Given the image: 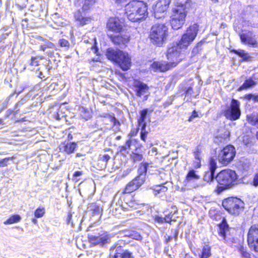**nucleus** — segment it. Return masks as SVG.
I'll return each instance as SVG.
<instances>
[{
    "label": "nucleus",
    "instance_id": "obj_21",
    "mask_svg": "<svg viewBox=\"0 0 258 258\" xmlns=\"http://www.w3.org/2000/svg\"><path fill=\"white\" fill-rule=\"evenodd\" d=\"M120 244L119 243L112 246L110 249V258H120Z\"/></svg>",
    "mask_w": 258,
    "mask_h": 258
},
{
    "label": "nucleus",
    "instance_id": "obj_9",
    "mask_svg": "<svg viewBox=\"0 0 258 258\" xmlns=\"http://www.w3.org/2000/svg\"><path fill=\"white\" fill-rule=\"evenodd\" d=\"M224 116L228 119L235 120L240 116V103L237 100L233 99L230 106L224 112Z\"/></svg>",
    "mask_w": 258,
    "mask_h": 258
},
{
    "label": "nucleus",
    "instance_id": "obj_53",
    "mask_svg": "<svg viewBox=\"0 0 258 258\" xmlns=\"http://www.w3.org/2000/svg\"><path fill=\"white\" fill-rule=\"evenodd\" d=\"M83 174V173L82 171H77L74 173V174L73 175V177H77L82 175Z\"/></svg>",
    "mask_w": 258,
    "mask_h": 258
},
{
    "label": "nucleus",
    "instance_id": "obj_60",
    "mask_svg": "<svg viewBox=\"0 0 258 258\" xmlns=\"http://www.w3.org/2000/svg\"><path fill=\"white\" fill-rule=\"evenodd\" d=\"M253 99L255 101H258V96H253Z\"/></svg>",
    "mask_w": 258,
    "mask_h": 258
},
{
    "label": "nucleus",
    "instance_id": "obj_54",
    "mask_svg": "<svg viewBox=\"0 0 258 258\" xmlns=\"http://www.w3.org/2000/svg\"><path fill=\"white\" fill-rule=\"evenodd\" d=\"M111 121L113 122V125H115L116 124L119 123V121L114 117H111Z\"/></svg>",
    "mask_w": 258,
    "mask_h": 258
},
{
    "label": "nucleus",
    "instance_id": "obj_45",
    "mask_svg": "<svg viewBox=\"0 0 258 258\" xmlns=\"http://www.w3.org/2000/svg\"><path fill=\"white\" fill-rule=\"evenodd\" d=\"M241 256L243 258H250V254L247 252L243 248L239 249Z\"/></svg>",
    "mask_w": 258,
    "mask_h": 258
},
{
    "label": "nucleus",
    "instance_id": "obj_28",
    "mask_svg": "<svg viewBox=\"0 0 258 258\" xmlns=\"http://www.w3.org/2000/svg\"><path fill=\"white\" fill-rule=\"evenodd\" d=\"M194 155L196 159L195 161V167L199 168L201 166L200 156L201 151L199 148H197L194 152Z\"/></svg>",
    "mask_w": 258,
    "mask_h": 258
},
{
    "label": "nucleus",
    "instance_id": "obj_12",
    "mask_svg": "<svg viewBox=\"0 0 258 258\" xmlns=\"http://www.w3.org/2000/svg\"><path fill=\"white\" fill-rule=\"evenodd\" d=\"M88 240L93 245H99L103 246L108 243L110 241V237L108 235H101L99 236L93 234H88Z\"/></svg>",
    "mask_w": 258,
    "mask_h": 258
},
{
    "label": "nucleus",
    "instance_id": "obj_20",
    "mask_svg": "<svg viewBox=\"0 0 258 258\" xmlns=\"http://www.w3.org/2000/svg\"><path fill=\"white\" fill-rule=\"evenodd\" d=\"M77 144L74 142H67L62 143L60 146V150L66 152L68 154L74 153L77 148Z\"/></svg>",
    "mask_w": 258,
    "mask_h": 258
},
{
    "label": "nucleus",
    "instance_id": "obj_34",
    "mask_svg": "<svg viewBox=\"0 0 258 258\" xmlns=\"http://www.w3.org/2000/svg\"><path fill=\"white\" fill-rule=\"evenodd\" d=\"M233 51L235 54L242 57L245 60L248 59L249 58L248 54L243 50H234Z\"/></svg>",
    "mask_w": 258,
    "mask_h": 258
},
{
    "label": "nucleus",
    "instance_id": "obj_55",
    "mask_svg": "<svg viewBox=\"0 0 258 258\" xmlns=\"http://www.w3.org/2000/svg\"><path fill=\"white\" fill-rule=\"evenodd\" d=\"M192 88L191 87H189L186 91L185 92V93H186V95H191L192 94Z\"/></svg>",
    "mask_w": 258,
    "mask_h": 258
},
{
    "label": "nucleus",
    "instance_id": "obj_22",
    "mask_svg": "<svg viewBox=\"0 0 258 258\" xmlns=\"http://www.w3.org/2000/svg\"><path fill=\"white\" fill-rule=\"evenodd\" d=\"M38 40L41 42L40 49L44 51L47 48H54L55 47V45L53 43L41 37H38Z\"/></svg>",
    "mask_w": 258,
    "mask_h": 258
},
{
    "label": "nucleus",
    "instance_id": "obj_6",
    "mask_svg": "<svg viewBox=\"0 0 258 258\" xmlns=\"http://www.w3.org/2000/svg\"><path fill=\"white\" fill-rule=\"evenodd\" d=\"M168 28L164 24H157L152 27L150 38L153 44L161 46L167 40Z\"/></svg>",
    "mask_w": 258,
    "mask_h": 258
},
{
    "label": "nucleus",
    "instance_id": "obj_32",
    "mask_svg": "<svg viewBox=\"0 0 258 258\" xmlns=\"http://www.w3.org/2000/svg\"><path fill=\"white\" fill-rule=\"evenodd\" d=\"M211 255V247L208 245H205L202 249L201 258H209Z\"/></svg>",
    "mask_w": 258,
    "mask_h": 258
},
{
    "label": "nucleus",
    "instance_id": "obj_50",
    "mask_svg": "<svg viewBox=\"0 0 258 258\" xmlns=\"http://www.w3.org/2000/svg\"><path fill=\"white\" fill-rule=\"evenodd\" d=\"M101 158L103 161L107 162L110 159V157L108 154H104L101 157Z\"/></svg>",
    "mask_w": 258,
    "mask_h": 258
},
{
    "label": "nucleus",
    "instance_id": "obj_18",
    "mask_svg": "<svg viewBox=\"0 0 258 258\" xmlns=\"http://www.w3.org/2000/svg\"><path fill=\"white\" fill-rule=\"evenodd\" d=\"M224 220L222 223L219 225L218 235L220 237V240L223 241L224 242H228L227 239V233L229 231V227L226 222Z\"/></svg>",
    "mask_w": 258,
    "mask_h": 258
},
{
    "label": "nucleus",
    "instance_id": "obj_37",
    "mask_svg": "<svg viewBox=\"0 0 258 258\" xmlns=\"http://www.w3.org/2000/svg\"><path fill=\"white\" fill-rule=\"evenodd\" d=\"M45 214V209L44 208H37L35 212V217L37 218H39L43 216Z\"/></svg>",
    "mask_w": 258,
    "mask_h": 258
},
{
    "label": "nucleus",
    "instance_id": "obj_17",
    "mask_svg": "<svg viewBox=\"0 0 258 258\" xmlns=\"http://www.w3.org/2000/svg\"><path fill=\"white\" fill-rule=\"evenodd\" d=\"M209 166V171H207L204 176V180L207 182L212 181L214 177V173L217 168V165L214 159L211 158L210 159Z\"/></svg>",
    "mask_w": 258,
    "mask_h": 258
},
{
    "label": "nucleus",
    "instance_id": "obj_27",
    "mask_svg": "<svg viewBox=\"0 0 258 258\" xmlns=\"http://www.w3.org/2000/svg\"><path fill=\"white\" fill-rule=\"evenodd\" d=\"M96 0H84L82 6V10L87 11L91 9L95 4Z\"/></svg>",
    "mask_w": 258,
    "mask_h": 258
},
{
    "label": "nucleus",
    "instance_id": "obj_3",
    "mask_svg": "<svg viewBox=\"0 0 258 258\" xmlns=\"http://www.w3.org/2000/svg\"><path fill=\"white\" fill-rule=\"evenodd\" d=\"M237 176L235 171L225 169L220 172L216 176V180L219 185L215 191L220 194L225 189L232 188L237 183Z\"/></svg>",
    "mask_w": 258,
    "mask_h": 258
},
{
    "label": "nucleus",
    "instance_id": "obj_2",
    "mask_svg": "<svg viewBox=\"0 0 258 258\" xmlns=\"http://www.w3.org/2000/svg\"><path fill=\"white\" fill-rule=\"evenodd\" d=\"M125 14L132 22L145 19L148 15L147 5L143 2L133 1L125 6Z\"/></svg>",
    "mask_w": 258,
    "mask_h": 258
},
{
    "label": "nucleus",
    "instance_id": "obj_49",
    "mask_svg": "<svg viewBox=\"0 0 258 258\" xmlns=\"http://www.w3.org/2000/svg\"><path fill=\"white\" fill-rule=\"evenodd\" d=\"M173 214L172 213L168 214L167 215H166L165 219H166L165 223H170L172 221Z\"/></svg>",
    "mask_w": 258,
    "mask_h": 258
},
{
    "label": "nucleus",
    "instance_id": "obj_43",
    "mask_svg": "<svg viewBox=\"0 0 258 258\" xmlns=\"http://www.w3.org/2000/svg\"><path fill=\"white\" fill-rule=\"evenodd\" d=\"M131 157L134 162L140 161L143 159L142 155L137 153H133Z\"/></svg>",
    "mask_w": 258,
    "mask_h": 258
},
{
    "label": "nucleus",
    "instance_id": "obj_64",
    "mask_svg": "<svg viewBox=\"0 0 258 258\" xmlns=\"http://www.w3.org/2000/svg\"><path fill=\"white\" fill-rule=\"evenodd\" d=\"M256 138H257V139H258V132H257V134H256Z\"/></svg>",
    "mask_w": 258,
    "mask_h": 258
},
{
    "label": "nucleus",
    "instance_id": "obj_44",
    "mask_svg": "<svg viewBox=\"0 0 258 258\" xmlns=\"http://www.w3.org/2000/svg\"><path fill=\"white\" fill-rule=\"evenodd\" d=\"M131 144H132V141L130 139L126 142L125 144L124 145L121 147L120 151H122L126 150L127 149H129L131 147Z\"/></svg>",
    "mask_w": 258,
    "mask_h": 258
},
{
    "label": "nucleus",
    "instance_id": "obj_1",
    "mask_svg": "<svg viewBox=\"0 0 258 258\" xmlns=\"http://www.w3.org/2000/svg\"><path fill=\"white\" fill-rule=\"evenodd\" d=\"M199 31V26L194 24L190 26L184 34L181 40L173 43L168 48L167 57L168 62L155 61L151 65V69L154 72H165L175 67L183 58V51L195 39Z\"/></svg>",
    "mask_w": 258,
    "mask_h": 258
},
{
    "label": "nucleus",
    "instance_id": "obj_42",
    "mask_svg": "<svg viewBox=\"0 0 258 258\" xmlns=\"http://www.w3.org/2000/svg\"><path fill=\"white\" fill-rule=\"evenodd\" d=\"M59 44L61 47H64L67 48H68L70 45L69 42L67 40L63 38L59 39Z\"/></svg>",
    "mask_w": 258,
    "mask_h": 258
},
{
    "label": "nucleus",
    "instance_id": "obj_13",
    "mask_svg": "<svg viewBox=\"0 0 258 258\" xmlns=\"http://www.w3.org/2000/svg\"><path fill=\"white\" fill-rule=\"evenodd\" d=\"M134 86L136 95L139 97L144 95V100H147L149 94L148 86L140 81H135Z\"/></svg>",
    "mask_w": 258,
    "mask_h": 258
},
{
    "label": "nucleus",
    "instance_id": "obj_58",
    "mask_svg": "<svg viewBox=\"0 0 258 258\" xmlns=\"http://www.w3.org/2000/svg\"><path fill=\"white\" fill-rule=\"evenodd\" d=\"M172 236H168V238H167L166 239V243H168L169 242V241H170L171 240V239H172Z\"/></svg>",
    "mask_w": 258,
    "mask_h": 258
},
{
    "label": "nucleus",
    "instance_id": "obj_40",
    "mask_svg": "<svg viewBox=\"0 0 258 258\" xmlns=\"http://www.w3.org/2000/svg\"><path fill=\"white\" fill-rule=\"evenodd\" d=\"M13 159V157L5 158L0 160V167L7 166L8 162Z\"/></svg>",
    "mask_w": 258,
    "mask_h": 258
},
{
    "label": "nucleus",
    "instance_id": "obj_35",
    "mask_svg": "<svg viewBox=\"0 0 258 258\" xmlns=\"http://www.w3.org/2000/svg\"><path fill=\"white\" fill-rule=\"evenodd\" d=\"M80 111L82 117L85 120H88L90 118L91 114L88 109L82 107Z\"/></svg>",
    "mask_w": 258,
    "mask_h": 258
},
{
    "label": "nucleus",
    "instance_id": "obj_4",
    "mask_svg": "<svg viewBox=\"0 0 258 258\" xmlns=\"http://www.w3.org/2000/svg\"><path fill=\"white\" fill-rule=\"evenodd\" d=\"M106 55L109 59L118 64L123 71L128 70L131 66V58L126 52L110 48L107 50Z\"/></svg>",
    "mask_w": 258,
    "mask_h": 258
},
{
    "label": "nucleus",
    "instance_id": "obj_63",
    "mask_svg": "<svg viewBox=\"0 0 258 258\" xmlns=\"http://www.w3.org/2000/svg\"><path fill=\"white\" fill-rule=\"evenodd\" d=\"M47 53H48V55L49 56H50V55H51V52H48Z\"/></svg>",
    "mask_w": 258,
    "mask_h": 258
},
{
    "label": "nucleus",
    "instance_id": "obj_62",
    "mask_svg": "<svg viewBox=\"0 0 258 258\" xmlns=\"http://www.w3.org/2000/svg\"><path fill=\"white\" fill-rule=\"evenodd\" d=\"M211 1H213L214 3H217L218 1V0H211Z\"/></svg>",
    "mask_w": 258,
    "mask_h": 258
},
{
    "label": "nucleus",
    "instance_id": "obj_56",
    "mask_svg": "<svg viewBox=\"0 0 258 258\" xmlns=\"http://www.w3.org/2000/svg\"><path fill=\"white\" fill-rule=\"evenodd\" d=\"M115 3L117 4H122L125 3L127 0H114Z\"/></svg>",
    "mask_w": 258,
    "mask_h": 258
},
{
    "label": "nucleus",
    "instance_id": "obj_26",
    "mask_svg": "<svg viewBox=\"0 0 258 258\" xmlns=\"http://www.w3.org/2000/svg\"><path fill=\"white\" fill-rule=\"evenodd\" d=\"M256 84V82L251 79L246 80L243 84L239 88L238 91H241L244 89H246L249 88L254 86Z\"/></svg>",
    "mask_w": 258,
    "mask_h": 258
},
{
    "label": "nucleus",
    "instance_id": "obj_46",
    "mask_svg": "<svg viewBox=\"0 0 258 258\" xmlns=\"http://www.w3.org/2000/svg\"><path fill=\"white\" fill-rule=\"evenodd\" d=\"M138 131L139 128L132 129L130 133L128 134V137H130V138L131 139L132 137L136 136L138 134Z\"/></svg>",
    "mask_w": 258,
    "mask_h": 258
},
{
    "label": "nucleus",
    "instance_id": "obj_24",
    "mask_svg": "<svg viewBox=\"0 0 258 258\" xmlns=\"http://www.w3.org/2000/svg\"><path fill=\"white\" fill-rule=\"evenodd\" d=\"M76 20L80 23V24L83 26L88 24L91 21V19L84 16L80 11H78L75 14Z\"/></svg>",
    "mask_w": 258,
    "mask_h": 258
},
{
    "label": "nucleus",
    "instance_id": "obj_39",
    "mask_svg": "<svg viewBox=\"0 0 258 258\" xmlns=\"http://www.w3.org/2000/svg\"><path fill=\"white\" fill-rule=\"evenodd\" d=\"M141 139L142 140L144 141H146V139L147 138V135L148 132L146 131V126L141 125Z\"/></svg>",
    "mask_w": 258,
    "mask_h": 258
},
{
    "label": "nucleus",
    "instance_id": "obj_51",
    "mask_svg": "<svg viewBox=\"0 0 258 258\" xmlns=\"http://www.w3.org/2000/svg\"><path fill=\"white\" fill-rule=\"evenodd\" d=\"M253 182L254 186H258V173L255 175Z\"/></svg>",
    "mask_w": 258,
    "mask_h": 258
},
{
    "label": "nucleus",
    "instance_id": "obj_11",
    "mask_svg": "<svg viewBox=\"0 0 258 258\" xmlns=\"http://www.w3.org/2000/svg\"><path fill=\"white\" fill-rule=\"evenodd\" d=\"M170 0H159L155 6L154 16L157 19L161 18L164 16V12L168 8Z\"/></svg>",
    "mask_w": 258,
    "mask_h": 258
},
{
    "label": "nucleus",
    "instance_id": "obj_31",
    "mask_svg": "<svg viewBox=\"0 0 258 258\" xmlns=\"http://www.w3.org/2000/svg\"><path fill=\"white\" fill-rule=\"evenodd\" d=\"M120 256L121 258H135L133 253L128 250H124L123 247L120 245Z\"/></svg>",
    "mask_w": 258,
    "mask_h": 258
},
{
    "label": "nucleus",
    "instance_id": "obj_10",
    "mask_svg": "<svg viewBox=\"0 0 258 258\" xmlns=\"http://www.w3.org/2000/svg\"><path fill=\"white\" fill-rule=\"evenodd\" d=\"M247 242L251 248L258 252V224L252 225L250 227L247 234Z\"/></svg>",
    "mask_w": 258,
    "mask_h": 258
},
{
    "label": "nucleus",
    "instance_id": "obj_57",
    "mask_svg": "<svg viewBox=\"0 0 258 258\" xmlns=\"http://www.w3.org/2000/svg\"><path fill=\"white\" fill-rule=\"evenodd\" d=\"M172 231H173L174 233V237L175 239H177V235H178V232L176 230H172Z\"/></svg>",
    "mask_w": 258,
    "mask_h": 258
},
{
    "label": "nucleus",
    "instance_id": "obj_14",
    "mask_svg": "<svg viewBox=\"0 0 258 258\" xmlns=\"http://www.w3.org/2000/svg\"><path fill=\"white\" fill-rule=\"evenodd\" d=\"M144 182L145 181L143 180L142 176H141L140 178L136 177L126 185L123 193H131L137 190L144 183Z\"/></svg>",
    "mask_w": 258,
    "mask_h": 258
},
{
    "label": "nucleus",
    "instance_id": "obj_48",
    "mask_svg": "<svg viewBox=\"0 0 258 258\" xmlns=\"http://www.w3.org/2000/svg\"><path fill=\"white\" fill-rule=\"evenodd\" d=\"M38 57H32L31 58V65L37 66L38 65Z\"/></svg>",
    "mask_w": 258,
    "mask_h": 258
},
{
    "label": "nucleus",
    "instance_id": "obj_16",
    "mask_svg": "<svg viewBox=\"0 0 258 258\" xmlns=\"http://www.w3.org/2000/svg\"><path fill=\"white\" fill-rule=\"evenodd\" d=\"M120 33L115 36H110V39L116 44H125L128 42L130 36L128 32H120Z\"/></svg>",
    "mask_w": 258,
    "mask_h": 258
},
{
    "label": "nucleus",
    "instance_id": "obj_7",
    "mask_svg": "<svg viewBox=\"0 0 258 258\" xmlns=\"http://www.w3.org/2000/svg\"><path fill=\"white\" fill-rule=\"evenodd\" d=\"M222 206L229 213L238 215L244 208V203L239 199L231 197L225 199Z\"/></svg>",
    "mask_w": 258,
    "mask_h": 258
},
{
    "label": "nucleus",
    "instance_id": "obj_30",
    "mask_svg": "<svg viewBox=\"0 0 258 258\" xmlns=\"http://www.w3.org/2000/svg\"><path fill=\"white\" fill-rule=\"evenodd\" d=\"M167 191V188L161 185H156L153 188V193L155 196L160 194H164Z\"/></svg>",
    "mask_w": 258,
    "mask_h": 258
},
{
    "label": "nucleus",
    "instance_id": "obj_8",
    "mask_svg": "<svg viewBox=\"0 0 258 258\" xmlns=\"http://www.w3.org/2000/svg\"><path fill=\"white\" fill-rule=\"evenodd\" d=\"M235 153V149L233 146H227L218 153L217 159L220 163L226 165L233 160Z\"/></svg>",
    "mask_w": 258,
    "mask_h": 258
},
{
    "label": "nucleus",
    "instance_id": "obj_52",
    "mask_svg": "<svg viewBox=\"0 0 258 258\" xmlns=\"http://www.w3.org/2000/svg\"><path fill=\"white\" fill-rule=\"evenodd\" d=\"M91 50L92 51L94 54L98 55V49L95 45L92 46L91 48Z\"/></svg>",
    "mask_w": 258,
    "mask_h": 258
},
{
    "label": "nucleus",
    "instance_id": "obj_38",
    "mask_svg": "<svg viewBox=\"0 0 258 258\" xmlns=\"http://www.w3.org/2000/svg\"><path fill=\"white\" fill-rule=\"evenodd\" d=\"M247 119L252 124L258 125V117L251 115L247 116Z\"/></svg>",
    "mask_w": 258,
    "mask_h": 258
},
{
    "label": "nucleus",
    "instance_id": "obj_41",
    "mask_svg": "<svg viewBox=\"0 0 258 258\" xmlns=\"http://www.w3.org/2000/svg\"><path fill=\"white\" fill-rule=\"evenodd\" d=\"M153 218L155 222L160 224L165 223L166 221L165 217H162L157 215L154 216Z\"/></svg>",
    "mask_w": 258,
    "mask_h": 258
},
{
    "label": "nucleus",
    "instance_id": "obj_61",
    "mask_svg": "<svg viewBox=\"0 0 258 258\" xmlns=\"http://www.w3.org/2000/svg\"><path fill=\"white\" fill-rule=\"evenodd\" d=\"M82 156H83V155L82 154H81V153H77L76 154V157H81Z\"/></svg>",
    "mask_w": 258,
    "mask_h": 258
},
{
    "label": "nucleus",
    "instance_id": "obj_5",
    "mask_svg": "<svg viewBox=\"0 0 258 258\" xmlns=\"http://www.w3.org/2000/svg\"><path fill=\"white\" fill-rule=\"evenodd\" d=\"M187 2L188 0H180L179 5L173 10L170 23L172 28L175 30L180 28L185 22Z\"/></svg>",
    "mask_w": 258,
    "mask_h": 258
},
{
    "label": "nucleus",
    "instance_id": "obj_36",
    "mask_svg": "<svg viewBox=\"0 0 258 258\" xmlns=\"http://www.w3.org/2000/svg\"><path fill=\"white\" fill-rule=\"evenodd\" d=\"M199 178V176L195 173V172L194 170H190L187 173L186 179L187 181H189L193 179H198Z\"/></svg>",
    "mask_w": 258,
    "mask_h": 258
},
{
    "label": "nucleus",
    "instance_id": "obj_15",
    "mask_svg": "<svg viewBox=\"0 0 258 258\" xmlns=\"http://www.w3.org/2000/svg\"><path fill=\"white\" fill-rule=\"evenodd\" d=\"M108 30L115 32H120L122 29V24L120 20L116 17L110 18L106 24Z\"/></svg>",
    "mask_w": 258,
    "mask_h": 258
},
{
    "label": "nucleus",
    "instance_id": "obj_33",
    "mask_svg": "<svg viewBox=\"0 0 258 258\" xmlns=\"http://www.w3.org/2000/svg\"><path fill=\"white\" fill-rule=\"evenodd\" d=\"M90 208L95 215H101L102 214V209L99 206L96 204H92Z\"/></svg>",
    "mask_w": 258,
    "mask_h": 258
},
{
    "label": "nucleus",
    "instance_id": "obj_23",
    "mask_svg": "<svg viewBox=\"0 0 258 258\" xmlns=\"http://www.w3.org/2000/svg\"><path fill=\"white\" fill-rule=\"evenodd\" d=\"M153 111V109H144L140 111L141 116L138 120V123L140 126H146V123L145 122L146 116L148 113L149 114L151 113Z\"/></svg>",
    "mask_w": 258,
    "mask_h": 258
},
{
    "label": "nucleus",
    "instance_id": "obj_47",
    "mask_svg": "<svg viewBox=\"0 0 258 258\" xmlns=\"http://www.w3.org/2000/svg\"><path fill=\"white\" fill-rule=\"evenodd\" d=\"M198 117H199V116L198 112H196L195 110H194L192 112L191 115L189 117L188 120L189 121H192L195 118Z\"/></svg>",
    "mask_w": 258,
    "mask_h": 258
},
{
    "label": "nucleus",
    "instance_id": "obj_29",
    "mask_svg": "<svg viewBox=\"0 0 258 258\" xmlns=\"http://www.w3.org/2000/svg\"><path fill=\"white\" fill-rule=\"evenodd\" d=\"M21 217L18 215H15L11 216L8 220H6L4 224L5 225L12 224L19 222Z\"/></svg>",
    "mask_w": 258,
    "mask_h": 258
},
{
    "label": "nucleus",
    "instance_id": "obj_25",
    "mask_svg": "<svg viewBox=\"0 0 258 258\" xmlns=\"http://www.w3.org/2000/svg\"><path fill=\"white\" fill-rule=\"evenodd\" d=\"M148 167L149 164L148 163H142L138 169L139 175L137 177L140 178V177L142 176L143 180L145 181L146 173L147 171Z\"/></svg>",
    "mask_w": 258,
    "mask_h": 258
},
{
    "label": "nucleus",
    "instance_id": "obj_59",
    "mask_svg": "<svg viewBox=\"0 0 258 258\" xmlns=\"http://www.w3.org/2000/svg\"><path fill=\"white\" fill-rule=\"evenodd\" d=\"M32 222H33V223H34V224H36V223H37V220L36 219H33L32 220Z\"/></svg>",
    "mask_w": 258,
    "mask_h": 258
},
{
    "label": "nucleus",
    "instance_id": "obj_19",
    "mask_svg": "<svg viewBox=\"0 0 258 258\" xmlns=\"http://www.w3.org/2000/svg\"><path fill=\"white\" fill-rule=\"evenodd\" d=\"M240 39L242 43L253 47L257 46L258 43L256 39L252 36L251 34H242L240 35Z\"/></svg>",
    "mask_w": 258,
    "mask_h": 258
}]
</instances>
